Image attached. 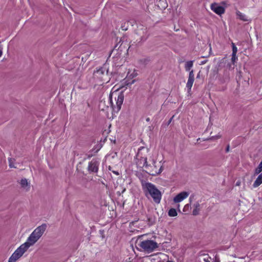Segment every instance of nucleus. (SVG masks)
I'll return each instance as SVG.
<instances>
[{
    "mask_svg": "<svg viewBox=\"0 0 262 262\" xmlns=\"http://www.w3.org/2000/svg\"><path fill=\"white\" fill-rule=\"evenodd\" d=\"M141 186L145 195L147 198H149L150 196L156 204L160 203L162 199V193L154 184L142 180Z\"/></svg>",
    "mask_w": 262,
    "mask_h": 262,
    "instance_id": "obj_1",
    "label": "nucleus"
},
{
    "mask_svg": "<svg viewBox=\"0 0 262 262\" xmlns=\"http://www.w3.org/2000/svg\"><path fill=\"white\" fill-rule=\"evenodd\" d=\"M100 162L97 159H93L89 163L88 167V171L89 173H96L98 171Z\"/></svg>",
    "mask_w": 262,
    "mask_h": 262,
    "instance_id": "obj_6",
    "label": "nucleus"
},
{
    "mask_svg": "<svg viewBox=\"0 0 262 262\" xmlns=\"http://www.w3.org/2000/svg\"><path fill=\"white\" fill-rule=\"evenodd\" d=\"M147 220H148V221L149 222H151V224H152V221H151V218H150V217H148V218H147Z\"/></svg>",
    "mask_w": 262,
    "mask_h": 262,
    "instance_id": "obj_37",
    "label": "nucleus"
},
{
    "mask_svg": "<svg viewBox=\"0 0 262 262\" xmlns=\"http://www.w3.org/2000/svg\"><path fill=\"white\" fill-rule=\"evenodd\" d=\"M207 62V60H204L202 61L201 62L200 64H201V65L204 64H205Z\"/></svg>",
    "mask_w": 262,
    "mask_h": 262,
    "instance_id": "obj_33",
    "label": "nucleus"
},
{
    "mask_svg": "<svg viewBox=\"0 0 262 262\" xmlns=\"http://www.w3.org/2000/svg\"><path fill=\"white\" fill-rule=\"evenodd\" d=\"M236 16H237V18H239L240 20L244 21H248V19L247 18V17L246 16V15L244 14H243L239 11L237 10L236 11Z\"/></svg>",
    "mask_w": 262,
    "mask_h": 262,
    "instance_id": "obj_15",
    "label": "nucleus"
},
{
    "mask_svg": "<svg viewBox=\"0 0 262 262\" xmlns=\"http://www.w3.org/2000/svg\"><path fill=\"white\" fill-rule=\"evenodd\" d=\"M232 53L236 54L237 52V49L234 43H232Z\"/></svg>",
    "mask_w": 262,
    "mask_h": 262,
    "instance_id": "obj_24",
    "label": "nucleus"
},
{
    "mask_svg": "<svg viewBox=\"0 0 262 262\" xmlns=\"http://www.w3.org/2000/svg\"><path fill=\"white\" fill-rule=\"evenodd\" d=\"M128 25H127V21L124 23V24H122L121 29L122 30L126 31L128 29Z\"/></svg>",
    "mask_w": 262,
    "mask_h": 262,
    "instance_id": "obj_23",
    "label": "nucleus"
},
{
    "mask_svg": "<svg viewBox=\"0 0 262 262\" xmlns=\"http://www.w3.org/2000/svg\"><path fill=\"white\" fill-rule=\"evenodd\" d=\"M163 170L162 167L161 166L160 168L159 169L158 171H152V172H148V173L151 176H156V174H160L162 172Z\"/></svg>",
    "mask_w": 262,
    "mask_h": 262,
    "instance_id": "obj_21",
    "label": "nucleus"
},
{
    "mask_svg": "<svg viewBox=\"0 0 262 262\" xmlns=\"http://www.w3.org/2000/svg\"><path fill=\"white\" fill-rule=\"evenodd\" d=\"M147 159L146 157H141L138 159V164L139 166L145 167L146 168L148 169L150 165L147 163Z\"/></svg>",
    "mask_w": 262,
    "mask_h": 262,
    "instance_id": "obj_12",
    "label": "nucleus"
},
{
    "mask_svg": "<svg viewBox=\"0 0 262 262\" xmlns=\"http://www.w3.org/2000/svg\"><path fill=\"white\" fill-rule=\"evenodd\" d=\"M166 262H174V261H171V260H167Z\"/></svg>",
    "mask_w": 262,
    "mask_h": 262,
    "instance_id": "obj_45",
    "label": "nucleus"
},
{
    "mask_svg": "<svg viewBox=\"0 0 262 262\" xmlns=\"http://www.w3.org/2000/svg\"><path fill=\"white\" fill-rule=\"evenodd\" d=\"M193 61L190 60L187 61L185 64V69L186 71H190L193 66Z\"/></svg>",
    "mask_w": 262,
    "mask_h": 262,
    "instance_id": "obj_19",
    "label": "nucleus"
},
{
    "mask_svg": "<svg viewBox=\"0 0 262 262\" xmlns=\"http://www.w3.org/2000/svg\"><path fill=\"white\" fill-rule=\"evenodd\" d=\"M200 71L198 73L197 76H196V78H200Z\"/></svg>",
    "mask_w": 262,
    "mask_h": 262,
    "instance_id": "obj_38",
    "label": "nucleus"
},
{
    "mask_svg": "<svg viewBox=\"0 0 262 262\" xmlns=\"http://www.w3.org/2000/svg\"><path fill=\"white\" fill-rule=\"evenodd\" d=\"M39 238L33 233L32 232L27 238V241L23 244V246L26 249H28L30 246H33Z\"/></svg>",
    "mask_w": 262,
    "mask_h": 262,
    "instance_id": "obj_7",
    "label": "nucleus"
},
{
    "mask_svg": "<svg viewBox=\"0 0 262 262\" xmlns=\"http://www.w3.org/2000/svg\"><path fill=\"white\" fill-rule=\"evenodd\" d=\"M47 224H42L37 227L32 232H33L39 238L43 235L47 229Z\"/></svg>",
    "mask_w": 262,
    "mask_h": 262,
    "instance_id": "obj_8",
    "label": "nucleus"
},
{
    "mask_svg": "<svg viewBox=\"0 0 262 262\" xmlns=\"http://www.w3.org/2000/svg\"><path fill=\"white\" fill-rule=\"evenodd\" d=\"M95 154L94 152H91V150L88 152L86 155L88 159H90L93 156H94Z\"/></svg>",
    "mask_w": 262,
    "mask_h": 262,
    "instance_id": "obj_26",
    "label": "nucleus"
},
{
    "mask_svg": "<svg viewBox=\"0 0 262 262\" xmlns=\"http://www.w3.org/2000/svg\"><path fill=\"white\" fill-rule=\"evenodd\" d=\"M189 195V193L186 191H183L178 194L174 198L173 201L175 203H179L186 199Z\"/></svg>",
    "mask_w": 262,
    "mask_h": 262,
    "instance_id": "obj_11",
    "label": "nucleus"
},
{
    "mask_svg": "<svg viewBox=\"0 0 262 262\" xmlns=\"http://www.w3.org/2000/svg\"><path fill=\"white\" fill-rule=\"evenodd\" d=\"M111 75L112 73H109L108 65L106 64H103L102 67L94 71L93 73L94 77L103 83H107L111 79Z\"/></svg>",
    "mask_w": 262,
    "mask_h": 262,
    "instance_id": "obj_3",
    "label": "nucleus"
},
{
    "mask_svg": "<svg viewBox=\"0 0 262 262\" xmlns=\"http://www.w3.org/2000/svg\"><path fill=\"white\" fill-rule=\"evenodd\" d=\"M102 147V145L101 144H97L95 145L94 146V147L91 150V152H94L95 154H96L100 150Z\"/></svg>",
    "mask_w": 262,
    "mask_h": 262,
    "instance_id": "obj_18",
    "label": "nucleus"
},
{
    "mask_svg": "<svg viewBox=\"0 0 262 262\" xmlns=\"http://www.w3.org/2000/svg\"><path fill=\"white\" fill-rule=\"evenodd\" d=\"M156 163V161L153 160V161H152V164H153L154 166L155 167H156V166L155 165Z\"/></svg>",
    "mask_w": 262,
    "mask_h": 262,
    "instance_id": "obj_39",
    "label": "nucleus"
},
{
    "mask_svg": "<svg viewBox=\"0 0 262 262\" xmlns=\"http://www.w3.org/2000/svg\"><path fill=\"white\" fill-rule=\"evenodd\" d=\"M20 184L23 187L28 186V183L26 179H23L20 181Z\"/></svg>",
    "mask_w": 262,
    "mask_h": 262,
    "instance_id": "obj_22",
    "label": "nucleus"
},
{
    "mask_svg": "<svg viewBox=\"0 0 262 262\" xmlns=\"http://www.w3.org/2000/svg\"><path fill=\"white\" fill-rule=\"evenodd\" d=\"M213 262H220L219 258L217 256H215Z\"/></svg>",
    "mask_w": 262,
    "mask_h": 262,
    "instance_id": "obj_31",
    "label": "nucleus"
},
{
    "mask_svg": "<svg viewBox=\"0 0 262 262\" xmlns=\"http://www.w3.org/2000/svg\"><path fill=\"white\" fill-rule=\"evenodd\" d=\"M237 59V57L236 56V54L232 53V54L231 60H232V62H233V64L234 63V62H235V60H236Z\"/></svg>",
    "mask_w": 262,
    "mask_h": 262,
    "instance_id": "obj_25",
    "label": "nucleus"
},
{
    "mask_svg": "<svg viewBox=\"0 0 262 262\" xmlns=\"http://www.w3.org/2000/svg\"><path fill=\"white\" fill-rule=\"evenodd\" d=\"M150 61L151 59L149 57H143L138 60L139 64L143 67H145Z\"/></svg>",
    "mask_w": 262,
    "mask_h": 262,
    "instance_id": "obj_13",
    "label": "nucleus"
},
{
    "mask_svg": "<svg viewBox=\"0 0 262 262\" xmlns=\"http://www.w3.org/2000/svg\"><path fill=\"white\" fill-rule=\"evenodd\" d=\"M187 206H188V204H187L185 206V208L187 207Z\"/></svg>",
    "mask_w": 262,
    "mask_h": 262,
    "instance_id": "obj_46",
    "label": "nucleus"
},
{
    "mask_svg": "<svg viewBox=\"0 0 262 262\" xmlns=\"http://www.w3.org/2000/svg\"><path fill=\"white\" fill-rule=\"evenodd\" d=\"M227 66H229V67L230 68L231 67V64L230 63H228L227 64Z\"/></svg>",
    "mask_w": 262,
    "mask_h": 262,
    "instance_id": "obj_44",
    "label": "nucleus"
},
{
    "mask_svg": "<svg viewBox=\"0 0 262 262\" xmlns=\"http://www.w3.org/2000/svg\"><path fill=\"white\" fill-rule=\"evenodd\" d=\"M239 184H240V182H236V185H239Z\"/></svg>",
    "mask_w": 262,
    "mask_h": 262,
    "instance_id": "obj_43",
    "label": "nucleus"
},
{
    "mask_svg": "<svg viewBox=\"0 0 262 262\" xmlns=\"http://www.w3.org/2000/svg\"><path fill=\"white\" fill-rule=\"evenodd\" d=\"M193 207H194V208L193 210L192 214L193 215H197L199 213V211L200 210V205L198 202H196L195 204H194Z\"/></svg>",
    "mask_w": 262,
    "mask_h": 262,
    "instance_id": "obj_17",
    "label": "nucleus"
},
{
    "mask_svg": "<svg viewBox=\"0 0 262 262\" xmlns=\"http://www.w3.org/2000/svg\"><path fill=\"white\" fill-rule=\"evenodd\" d=\"M2 54H3V52H2V51L1 50H0V57L2 56Z\"/></svg>",
    "mask_w": 262,
    "mask_h": 262,
    "instance_id": "obj_42",
    "label": "nucleus"
},
{
    "mask_svg": "<svg viewBox=\"0 0 262 262\" xmlns=\"http://www.w3.org/2000/svg\"><path fill=\"white\" fill-rule=\"evenodd\" d=\"M262 184V172L260 173L258 177L254 181L253 186L254 188L257 187Z\"/></svg>",
    "mask_w": 262,
    "mask_h": 262,
    "instance_id": "obj_14",
    "label": "nucleus"
},
{
    "mask_svg": "<svg viewBox=\"0 0 262 262\" xmlns=\"http://www.w3.org/2000/svg\"><path fill=\"white\" fill-rule=\"evenodd\" d=\"M211 10L218 15H222L225 13V8L223 6L219 5L216 3L212 4L211 5Z\"/></svg>",
    "mask_w": 262,
    "mask_h": 262,
    "instance_id": "obj_9",
    "label": "nucleus"
},
{
    "mask_svg": "<svg viewBox=\"0 0 262 262\" xmlns=\"http://www.w3.org/2000/svg\"><path fill=\"white\" fill-rule=\"evenodd\" d=\"M149 34L147 33V29L144 28L143 31V35L140 37V42H144L148 38Z\"/></svg>",
    "mask_w": 262,
    "mask_h": 262,
    "instance_id": "obj_16",
    "label": "nucleus"
},
{
    "mask_svg": "<svg viewBox=\"0 0 262 262\" xmlns=\"http://www.w3.org/2000/svg\"><path fill=\"white\" fill-rule=\"evenodd\" d=\"M177 214V210L174 208L170 209L168 212V215L171 217L176 216Z\"/></svg>",
    "mask_w": 262,
    "mask_h": 262,
    "instance_id": "obj_20",
    "label": "nucleus"
},
{
    "mask_svg": "<svg viewBox=\"0 0 262 262\" xmlns=\"http://www.w3.org/2000/svg\"><path fill=\"white\" fill-rule=\"evenodd\" d=\"M124 98V96L123 92L110 94L109 101L113 112L117 113L121 110Z\"/></svg>",
    "mask_w": 262,
    "mask_h": 262,
    "instance_id": "obj_2",
    "label": "nucleus"
},
{
    "mask_svg": "<svg viewBox=\"0 0 262 262\" xmlns=\"http://www.w3.org/2000/svg\"><path fill=\"white\" fill-rule=\"evenodd\" d=\"M113 172L115 174H116L117 176L119 175V173L117 171H113Z\"/></svg>",
    "mask_w": 262,
    "mask_h": 262,
    "instance_id": "obj_36",
    "label": "nucleus"
},
{
    "mask_svg": "<svg viewBox=\"0 0 262 262\" xmlns=\"http://www.w3.org/2000/svg\"><path fill=\"white\" fill-rule=\"evenodd\" d=\"M118 44H117L115 47H114V49H116L117 50H120V51H122V43L121 45H120V46L117 49V48L118 47Z\"/></svg>",
    "mask_w": 262,
    "mask_h": 262,
    "instance_id": "obj_30",
    "label": "nucleus"
},
{
    "mask_svg": "<svg viewBox=\"0 0 262 262\" xmlns=\"http://www.w3.org/2000/svg\"><path fill=\"white\" fill-rule=\"evenodd\" d=\"M146 121L147 122H149V121H150V118H147L146 119Z\"/></svg>",
    "mask_w": 262,
    "mask_h": 262,
    "instance_id": "obj_40",
    "label": "nucleus"
},
{
    "mask_svg": "<svg viewBox=\"0 0 262 262\" xmlns=\"http://www.w3.org/2000/svg\"><path fill=\"white\" fill-rule=\"evenodd\" d=\"M9 166L10 167H13L14 166L12 165V164H11L10 162V164H9Z\"/></svg>",
    "mask_w": 262,
    "mask_h": 262,
    "instance_id": "obj_41",
    "label": "nucleus"
},
{
    "mask_svg": "<svg viewBox=\"0 0 262 262\" xmlns=\"http://www.w3.org/2000/svg\"><path fill=\"white\" fill-rule=\"evenodd\" d=\"M138 246L143 249V251L148 253H151L158 248V244L151 239H146L138 243Z\"/></svg>",
    "mask_w": 262,
    "mask_h": 262,
    "instance_id": "obj_4",
    "label": "nucleus"
},
{
    "mask_svg": "<svg viewBox=\"0 0 262 262\" xmlns=\"http://www.w3.org/2000/svg\"><path fill=\"white\" fill-rule=\"evenodd\" d=\"M108 169L111 170V166H109Z\"/></svg>",
    "mask_w": 262,
    "mask_h": 262,
    "instance_id": "obj_47",
    "label": "nucleus"
},
{
    "mask_svg": "<svg viewBox=\"0 0 262 262\" xmlns=\"http://www.w3.org/2000/svg\"><path fill=\"white\" fill-rule=\"evenodd\" d=\"M220 138H221V136L220 135H217L215 136H212L211 137L209 138L208 140H213L219 139Z\"/></svg>",
    "mask_w": 262,
    "mask_h": 262,
    "instance_id": "obj_27",
    "label": "nucleus"
},
{
    "mask_svg": "<svg viewBox=\"0 0 262 262\" xmlns=\"http://www.w3.org/2000/svg\"><path fill=\"white\" fill-rule=\"evenodd\" d=\"M194 80V75L193 73V71L192 70L189 71L188 79L186 84V88H187L188 92L191 91Z\"/></svg>",
    "mask_w": 262,
    "mask_h": 262,
    "instance_id": "obj_10",
    "label": "nucleus"
},
{
    "mask_svg": "<svg viewBox=\"0 0 262 262\" xmlns=\"http://www.w3.org/2000/svg\"><path fill=\"white\" fill-rule=\"evenodd\" d=\"M189 199H190V200L191 201V196H190V197L189 198Z\"/></svg>",
    "mask_w": 262,
    "mask_h": 262,
    "instance_id": "obj_48",
    "label": "nucleus"
},
{
    "mask_svg": "<svg viewBox=\"0 0 262 262\" xmlns=\"http://www.w3.org/2000/svg\"><path fill=\"white\" fill-rule=\"evenodd\" d=\"M173 118V116H172V117H171V118L169 120V121H168V122H167V125H169V124L171 123V121H172V120Z\"/></svg>",
    "mask_w": 262,
    "mask_h": 262,
    "instance_id": "obj_35",
    "label": "nucleus"
},
{
    "mask_svg": "<svg viewBox=\"0 0 262 262\" xmlns=\"http://www.w3.org/2000/svg\"><path fill=\"white\" fill-rule=\"evenodd\" d=\"M135 23V20L134 19H131L127 21V25L129 26L130 25L131 26H133L134 24Z\"/></svg>",
    "mask_w": 262,
    "mask_h": 262,
    "instance_id": "obj_28",
    "label": "nucleus"
},
{
    "mask_svg": "<svg viewBox=\"0 0 262 262\" xmlns=\"http://www.w3.org/2000/svg\"><path fill=\"white\" fill-rule=\"evenodd\" d=\"M229 148H230V146H229V145H228L226 148V152H228L229 151Z\"/></svg>",
    "mask_w": 262,
    "mask_h": 262,
    "instance_id": "obj_32",
    "label": "nucleus"
},
{
    "mask_svg": "<svg viewBox=\"0 0 262 262\" xmlns=\"http://www.w3.org/2000/svg\"><path fill=\"white\" fill-rule=\"evenodd\" d=\"M100 236L102 239H104L105 238V234H104V230H100L99 231Z\"/></svg>",
    "mask_w": 262,
    "mask_h": 262,
    "instance_id": "obj_29",
    "label": "nucleus"
},
{
    "mask_svg": "<svg viewBox=\"0 0 262 262\" xmlns=\"http://www.w3.org/2000/svg\"><path fill=\"white\" fill-rule=\"evenodd\" d=\"M28 249H26L22 244L12 254L9 258L8 262H15Z\"/></svg>",
    "mask_w": 262,
    "mask_h": 262,
    "instance_id": "obj_5",
    "label": "nucleus"
},
{
    "mask_svg": "<svg viewBox=\"0 0 262 262\" xmlns=\"http://www.w3.org/2000/svg\"><path fill=\"white\" fill-rule=\"evenodd\" d=\"M209 259H211L210 257H208V258H204V260L205 261V262H210V260Z\"/></svg>",
    "mask_w": 262,
    "mask_h": 262,
    "instance_id": "obj_34",
    "label": "nucleus"
}]
</instances>
